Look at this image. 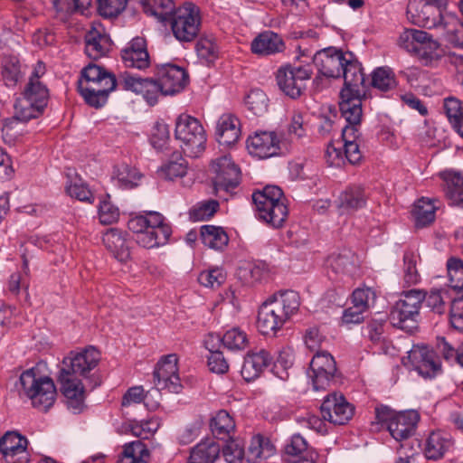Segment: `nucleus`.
I'll list each match as a JSON object with an SVG mask.
<instances>
[{
	"instance_id": "nucleus-1",
	"label": "nucleus",
	"mask_w": 463,
	"mask_h": 463,
	"mask_svg": "<svg viewBox=\"0 0 463 463\" xmlns=\"http://www.w3.org/2000/svg\"><path fill=\"white\" fill-rule=\"evenodd\" d=\"M342 75L345 86L340 92L339 109L345 120L358 122L363 116L362 98L365 95V77L362 64L353 52H347Z\"/></svg>"
},
{
	"instance_id": "nucleus-2",
	"label": "nucleus",
	"mask_w": 463,
	"mask_h": 463,
	"mask_svg": "<svg viewBox=\"0 0 463 463\" xmlns=\"http://www.w3.org/2000/svg\"><path fill=\"white\" fill-rule=\"evenodd\" d=\"M300 298L294 290L275 293L259 308L257 326L262 335L276 333L297 313Z\"/></svg>"
},
{
	"instance_id": "nucleus-3",
	"label": "nucleus",
	"mask_w": 463,
	"mask_h": 463,
	"mask_svg": "<svg viewBox=\"0 0 463 463\" xmlns=\"http://www.w3.org/2000/svg\"><path fill=\"white\" fill-rule=\"evenodd\" d=\"M45 73V64L38 61L33 67L21 97L14 103L17 118L24 120L38 118L46 108L49 100V90L42 80Z\"/></svg>"
},
{
	"instance_id": "nucleus-4",
	"label": "nucleus",
	"mask_w": 463,
	"mask_h": 463,
	"mask_svg": "<svg viewBox=\"0 0 463 463\" xmlns=\"http://www.w3.org/2000/svg\"><path fill=\"white\" fill-rule=\"evenodd\" d=\"M116 86L118 81L113 74L92 63L82 69L78 80V90L85 102L96 109L105 105Z\"/></svg>"
},
{
	"instance_id": "nucleus-5",
	"label": "nucleus",
	"mask_w": 463,
	"mask_h": 463,
	"mask_svg": "<svg viewBox=\"0 0 463 463\" xmlns=\"http://www.w3.org/2000/svg\"><path fill=\"white\" fill-rule=\"evenodd\" d=\"M16 389L20 397L28 398L32 406L41 411H47L56 400V387L52 379L41 375L34 368L21 373Z\"/></svg>"
},
{
	"instance_id": "nucleus-6",
	"label": "nucleus",
	"mask_w": 463,
	"mask_h": 463,
	"mask_svg": "<svg viewBox=\"0 0 463 463\" xmlns=\"http://www.w3.org/2000/svg\"><path fill=\"white\" fill-rule=\"evenodd\" d=\"M255 217L272 228L285 223L288 209L282 190L276 185H267L252 194Z\"/></svg>"
},
{
	"instance_id": "nucleus-7",
	"label": "nucleus",
	"mask_w": 463,
	"mask_h": 463,
	"mask_svg": "<svg viewBox=\"0 0 463 463\" xmlns=\"http://www.w3.org/2000/svg\"><path fill=\"white\" fill-rule=\"evenodd\" d=\"M164 220L159 213L151 212L130 218L128 228L135 233L137 244L152 249L165 244L172 233L171 227Z\"/></svg>"
},
{
	"instance_id": "nucleus-8",
	"label": "nucleus",
	"mask_w": 463,
	"mask_h": 463,
	"mask_svg": "<svg viewBox=\"0 0 463 463\" xmlns=\"http://www.w3.org/2000/svg\"><path fill=\"white\" fill-rule=\"evenodd\" d=\"M175 137L180 141L184 153L190 157L199 156L205 149L206 133L201 122L187 114L175 121Z\"/></svg>"
},
{
	"instance_id": "nucleus-9",
	"label": "nucleus",
	"mask_w": 463,
	"mask_h": 463,
	"mask_svg": "<svg viewBox=\"0 0 463 463\" xmlns=\"http://www.w3.org/2000/svg\"><path fill=\"white\" fill-rule=\"evenodd\" d=\"M424 298L425 293L421 290L411 289L406 292L390 312L392 325L407 332H413L417 328V318Z\"/></svg>"
},
{
	"instance_id": "nucleus-10",
	"label": "nucleus",
	"mask_w": 463,
	"mask_h": 463,
	"mask_svg": "<svg viewBox=\"0 0 463 463\" xmlns=\"http://www.w3.org/2000/svg\"><path fill=\"white\" fill-rule=\"evenodd\" d=\"M213 180L216 196L228 201L241 182V170L230 156H222L212 163Z\"/></svg>"
},
{
	"instance_id": "nucleus-11",
	"label": "nucleus",
	"mask_w": 463,
	"mask_h": 463,
	"mask_svg": "<svg viewBox=\"0 0 463 463\" xmlns=\"http://www.w3.org/2000/svg\"><path fill=\"white\" fill-rule=\"evenodd\" d=\"M168 22L174 36L179 42H192L197 37L200 31L199 9L192 3H185L175 10Z\"/></svg>"
},
{
	"instance_id": "nucleus-12",
	"label": "nucleus",
	"mask_w": 463,
	"mask_h": 463,
	"mask_svg": "<svg viewBox=\"0 0 463 463\" xmlns=\"http://www.w3.org/2000/svg\"><path fill=\"white\" fill-rule=\"evenodd\" d=\"M313 69L311 65H285L281 66L276 73V80L279 90L291 99L299 98L306 89V82L311 78Z\"/></svg>"
},
{
	"instance_id": "nucleus-13",
	"label": "nucleus",
	"mask_w": 463,
	"mask_h": 463,
	"mask_svg": "<svg viewBox=\"0 0 463 463\" xmlns=\"http://www.w3.org/2000/svg\"><path fill=\"white\" fill-rule=\"evenodd\" d=\"M451 14L448 8L426 4L423 0H410L407 5V15L413 24L438 32L443 26L445 16Z\"/></svg>"
},
{
	"instance_id": "nucleus-14",
	"label": "nucleus",
	"mask_w": 463,
	"mask_h": 463,
	"mask_svg": "<svg viewBox=\"0 0 463 463\" xmlns=\"http://www.w3.org/2000/svg\"><path fill=\"white\" fill-rule=\"evenodd\" d=\"M178 358L175 354H170L161 358L154 371V383L157 391L167 390L178 393L182 384L178 373Z\"/></svg>"
},
{
	"instance_id": "nucleus-15",
	"label": "nucleus",
	"mask_w": 463,
	"mask_h": 463,
	"mask_svg": "<svg viewBox=\"0 0 463 463\" xmlns=\"http://www.w3.org/2000/svg\"><path fill=\"white\" fill-rule=\"evenodd\" d=\"M322 418L335 425H344L353 417L354 408L342 394L327 395L320 407Z\"/></svg>"
},
{
	"instance_id": "nucleus-16",
	"label": "nucleus",
	"mask_w": 463,
	"mask_h": 463,
	"mask_svg": "<svg viewBox=\"0 0 463 463\" xmlns=\"http://www.w3.org/2000/svg\"><path fill=\"white\" fill-rule=\"evenodd\" d=\"M310 372L314 390L326 389L336 372L334 357L327 352H317L310 362Z\"/></svg>"
},
{
	"instance_id": "nucleus-17",
	"label": "nucleus",
	"mask_w": 463,
	"mask_h": 463,
	"mask_svg": "<svg viewBox=\"0 0 463 463\" xmlns=\"http://www.w3.org/2000/svg\"><path fill=\"white\" fill-rule=\"evenodd\" d=\"M346 56L347 52L328 47L317 51L313 56V62L320 74L327 78H339L343 72L344 63L348 61Z\"/></svg>"
},
{
	"instance_id": "nucleus-18",
	"label": "nucleus",
	"mask_w": 463,
	"mask_h": 463,
	"mask_svg": "<svg viewBox=\"0 0 463 463\" xmlns=\"http://www.w3.org/2000/svg\"><path fill=\"white\" fill-rule=\"evenodd\" d=\"M118 86L125 90L141 94L149 105H155L159 95H163V86L158 79H142L125 73L118 80Z\"/></svg>"
},
{
	"instance_id": "nucleus-19",
	"label": "nucleus",
	"mask_w": 463,
	"mask_h": 463,
	"mask_svg": "<svg viewBox=\"0 0 463 463\" xmlns=\"http://www.w3.org/2000/svg\"><path fill=\"white\" fill-rule=\"evenodd\" d=\"M99 358V351L92 346L79 353L71 352L63 358L61 370L85 377L98 365Z\"/></svg>"
},
{
	"instance_id": "nucleus-20",
	"label": "nucleus",
	"mask_w": 463,
	"mask_h": 463,
	"mask_svg": "<svg viewBox=\"0 0 463 463\" xmlns=\"http://www.w3.org/2000/svg\"><path fill=\"white\" fill-rule=\"evenodd\" d=\"M28 440L15 431H7L0 439V452L6 463H29Z\"/></svg>"
},
{
	"instance_id": "nucleus-21",
	"label": "nucleus",
	"mask_w": 463,
	"mask_h": 463,
	"mask_svg": "<svg viewBox=\"0 0 463 463\" xmlns=\"http://www.w3.org/2000/svg\"><path fill=\"white\" fill-rule=\"evenodd\" d=\"M408 359L413 369L425 378H432L441 370L439 358L425 345H413L408 352Z\"/></svg>"
},
{
	"instance_id": "nucleus-22",
	"label": "nucleus",
	"mask_w": 463,
	"mask_h": 463,
	"mask_svg": "<svg viewBox=\"0 0 463 463\" xmlns=\"http://www.w3.org/2000/svg\"><path fill=\"white\" fill-rule=\"evenodd\" d=\"M79 375L60 370L58 382L61 383V390L67 399L69 409L73 413L81 411L84 406L85 390Z\"/></svg>"
},
{
	"instance_id": "nucleus-23",
	"label": "nucleus",
	"mask_w": 463,
	"mask_h": 463,
	"mask_svg": "<svg viewBox=\"0 0 463 463\" xmlns=\"http://www.w3.org/2000/svg\"><path fill=\"white\" fill-rule=\"evenodd\" d=\"M247 148L253 156L269 158L280 153L279 139L275 132H256L248 138Z\"/></svg>"
},
{
	"instance_id": "nucleus-24",
	"label": "nucleus",
	"mask_w": 463,
	"mask_h": 463,
	"mask_svg": "<svg viewBox=\"0 0 463 463\" xmlns=\"http://www.w3.org/2000/svg\"><path fill=\"white\" fill-rule=\"evenodd\" d=\"M157 78L163 86V95H174L180 92L188 81L185 70L174 64H163L157 69Z\"/></svg>"
},
{
	"instance_id": "nucleus-25",
	"label": "nucleus",
	"mask_w": 463,
	"mask_h": 463,
	"mask_svg": "<svg viewBox=\"0 0 463 463\" xmlns=\"http://www.w3.org/2000/svg\"><path fill=\"white\" fill-rule=\"evenodd\" d=\"M85 52L92 60L103 57L109 50V38L100 23H91L85 37Z\"/></svg>"
},
{
	"instance_id": "nucleus-26",
	"label": "nucleus",
	"mask_w": 463,
	"mask_h": 463,
	"mask_svg": "<svg viewBox=\"0 0 463 463\" xmlns=\"http://www.w3.org/2000/svg\"><path fill=\"white\" fill-rule=\"evenodd\" d=\"M361 120L362 118H360L356 123L351 120H345L347 124L342 128V138L345 148L344 156L345 161H348L351 165L359 164L363 157L360 150L361 133L359 127Z\"/></svg>"
},
{
	"instance_id": "nucleus-27",
	"label": "nucleus",
	"mask_w": 463,
	"mask_h": 463,
	"mask_svg": "<svg viewBox=\"0 0 463 463\" xmlns=\"http://www.w3.org/2000/svg\"><path fill=\"white\" fill-rule=\"evenodd\" d=\"M442 189L449 204L463 207V173L446 170L439 174Z\"/></svg>"
},
{
	"instance_id": "nucleus-28",
	"label": "nucleus",
	"mask_w": 463,
	"mask_h": 463,
	"mask_svg": "<svg viewBox=\"0 0 463 463\" xmlns=\"http://www.w3.org/2000/svg\"><path fill=\"white\" fill-rule=\"evenodd\" d=\"M121 56L127 67L139 70L147 68L150 61L145 38L135 37L122 51Z\"/></svg>"
},
{
	"instance_id": "nucleus-29",
	"label": "nucleus",
	"mask_w": 463,
	"mask_h": 463,
	"mask_svg": "<svg viewBox=\"0 0 463 463\" xmlns=\"http://www.w3.org/2000/svg\"><path fill=\"white\" fill-rule=\"evenodd\" d=\"M419 418L415 411L399 412L394 421L388 425V431L395 440H405L414 433Z\"/></svg>"
},
{
	"instance_id": "nucleus-30",
	"label": "nucleus",
	"mask_w": 463,
	"mask_h": 463,
	"mask_svg": "<svg viewBox=\"0 0 463 463\" xmlns=\"http://www.w3.org/2000/svg\"><path fill=\"white\" fill-rule=\"evenodd\" d=\"M272 356L265 349L247 354L241 370V376L247 382L255 380L270 364Z\"/></svg>"
},
{
	"instance_id": "nucleus-31",
	"label": "nucleus",
	"mask_w": 463,
	"mask_h": 463,
	"mask_svg": "<svg viewBox=\"0 0 463 463\" xmlns=\"http://www.w3.org/2000/svg\"><path fill=\"white\" fill-rule=\"evenodd\" d=\"M250 49L255 54L268 56L282 52L285 50V43L278 33L265 31L253 39Z\"/></svg>"
},
{
	"instance_id": "nucleus-32",
	"label": "nucleus",
	"mask_w": 463,
	"mask_h": 463,
	"mask_svg": "<svg viewBox=\"0 0 463 463\" xmlns=\"http://www.w3.org/2000/svg\"><path fill=\"white\" fill-rule=\"evenodd\" d=\"M326 266L336 275L354 276L358 269V258L350 250L331 254L326 260Z\"/></svg>"
},
{
	"instance_id": "nucleus-33",
	"label": "nucleus",
	"mask_w": 463,
	"mask_h": 463,
	"mask_svg": "<svg viewBox=\"0 0 463 463\" xmlns=\"http://www.w3.org/2000/svg\"><path fill=\"white\" fill-rule=\"evenodd\" d=\"M217 141L221 145L232 146L241 136L240 120L232 114L222 115L216 125Z\"/></svg>"
},
{
	"instance_id": "nucleus-34",
	"label": "nucleus",
	"mask_w": 463,
	"mask_h": 463,
	"mask_svg": "<svg viewBox=\"0 0 463 463\" xmlns=\"http://www.w3.org/2000/svg\"><path fill=\"white\" fill-rule=\"evenodd\" d=\"M454 441L449 434L434 431L426 439L424 454L428 459L438 460L442 458L446 453L451 450Z\"/></svg>"
},
{
	"instance_id": "nucleus-35",
	"label": "nucleus",
	"mask_w": 463,
	"mask_h": 463,
	"mask_svg": "<svg viewBox=\"0 0 463 463\" xmlns=\"http://www.w3.org/2000/svg\"><path fill=\"white\" fill-rule=\"evenodd\" d=\"M414 55L426 66L433 65L442 57V50L439 43L433 39L432 35L421 30V37Z\"/></svg>"
},
{
	"instance_id": "nucleus-36",
	"label": "nucleus",
	"mask_w": 463,
	"mask_h": 463,
	"mask_svg": "<svg viewBox=\"0 0 463 463\" xmlns=\"http://www.w3.org/2000/svg\"><path fill=\"white\" fill-rule=\"evenodd\" d=\"M221 446L213 439H205L191 449L187 463H214Z\"/></svg>"
},
{
	"instance_id": "nucleus-37",
	"label": "nucleus",
	"mask_w": 463,
	"mask_h": 463,
	"mask_svg": "<svg viewBox=\"0 0 463 463\" xmlns=\"http://www.w3.org/2000/svg\"><path fill=\"white\" fill-rule=\"evenodd\" d=\"M26 67L21 63L16 56H5L1 64V75L5 84L9 87H15L22 81L25 75Z\"/></svg>"
},
{
	"instance_id": "nucleus-38",
	"label": "nucleus",
	"mask_w": 463,
	"mask_h": 463,
	"mask_svg": "<svg viewBox=\"0 0 463 463\" xmlns=\"http://www.w3.org/2000/svg\"><path fill=\"white\" fill-rule=\"evenodd\" d=\"M284 453L288 458V459L293 462L317 456L307 439L300 434H294L290 437L284 447Z\"/></svg>"
},
{
	"instance_id": "nucleus-39",
	"label": "nucleus",
	"mask_w": 463,
	"mask_h": 463,
	"mask_svg": "<svg viewBox=\"0 0 463 463\" xmlns=\"http://www.w3.org/2000/svg\"><path fill=\"white\" fill-rule=\"evenodd\" d=\"M274 452L275 447L269 439L256 435L251 438L244 458L249 463H257L260 459L269 458Z\"/></svg>"
},
{
	"instance_id": "nucleus-40",
	"label": "nucleus",
	"mask_w": 463,
	"mask_h": 463,
	"mask_svg": "<svg viewBox=\"0 0 463 463\" xmlns=\"http://www.w3.org/2000/svg\"><path fill=\"white\" fill-rule=\"evenodd\" d=\"M366 196L360 185H351L343 191L338 199L337 206L343 212L360 209L365 205Z\"/></svg>"
},
{
	"instance_id": "nucleus-41",
	"label": "nucleus",
	"mask_w": 463,
	"mask_h": 463,
	"mask_svg": "<svg viewBox=\"0 0 463 463\" xmlns=\"http://www.w3.org/2000/svg\"><path fill=\"white\" fill-rule=\"evenodd\" d=\"M439 33L453 46L463 48V23L454 13L445 16V22Z\"/></svg>"
},
{
	"instance_id": "nucleus-42",
	"label": "nucleus",
	"mask_w": 463,
	"mask_h": 463,
	"mask_svg": "<svg viewBox=\"0 0 463 463\" xmlns=\"http://www.w3.org/2000/svg\"><path fill=\"white\" fill-rule=\"evenodd\" d=\"M102 241L114 257L120 261H124L129 257L126 240L123 233L118 229L107 231L102 237Z\"/></svg>"
},
{
	"instance_id": "nucleus-43",
	"label": "nucleus",
	"mask_w": 463,
	"mask_h": 463,
	"mask_svg": "<svg viewBox=\"0 0 463 463\" xmlns=\"http://www.w3.org/2000/svg\"><path fill=\"white\" fill-rule=\"evenodd\" d=\"M144 11L159 22H168L177 8L173 0H144Z\"/></svg>"
},
{
	"instance_id": "nucleus-44",
	"label": "nucleus",
	"mask_w": 463,
	"mask_h": 463,
	"mask_svg": "<svg viewBox=\"0 0 463 463\" xmlns=\"http://www.w3.org/2000/svg\"><path fill=\"white\" fill-rule=\"evenodd\" d=\"M142 175L136 167L120 164L114 167L112 179L123 189H131L138 184Z\"/></svg>"
},
{
	"instance_id": "nucleus-45",
	"label": "nucleus",
	"mask_w": 463,
	"mask_h": 463,
	"mask_svg": "<svg viewBox=\"0 0 463 463\" xmlns=\"http://www.w3.org/2000/svg\"><path fill=\"white\" fill-rule=\"evenodd\" d=\"M203 243L213 250H222L227 246L229 238L224 230L213 225H203L201 228Z\"/></svg>"
},
{
	"instance_id": "nucleus-46",
	"label": "nucleus",
	"mask_w": 463,
	"mask_h": 463,
	"mask_svg": "<svg viewBox=\"0 0 463 463\" xmlns=\"http://www.w3.org/2000/svg\"><path fill=\"white\" fill-rule=\"evenodd\" d=\"M211 430L217 439H226L235 430L232 417L224 410L219 411L211 420Z\"/></svg>"
},
{
	"instance_id": "nucleus-47",
	"label": "nucleus",
	"mask_w": 463,
	"mask_h": 463,
	"mask_svg": "<svg viewBox=\"0 0 463 463\" xmlns=\"http://www.w3.org/2000/svg\"><path fill=\"white\" fill-rule=\"evenodd\" d=\"M149 451L140 440L132 441L124 446L118 463H148Z\"/></svg>"
},
{
	"instance_id": "nucleus-48",
	"label": "nucleus",
	"mask_w": 463,
	"mask_h": 463,
	"mask_svg": "<svg viewBox=\"0 0 463 463\" xmlns=\"http://www.w3.org/2000/svg\"><path fill=\"white\" fill-rule=\"evenodd\" d=\"M92 0H52L53 7L61 21L65 22L69 15L81 14L91 5Z\"/></svg>"
},
{
	"instance_id": "nucleus-49",
	"label": "nucleus",
	"mask_w": 463,
	"mask_h": 463,
	"mask_svg": "<svg viewBox=\"0 0 463 463\" xmlns=\"http://www.w3.org/2000/svg\"><path fill=\"white\" fill-rule=\"evenodd\" d=\"M187 172V162L179 154H175L158 170V175L165 179L173 180L183 177Z\"/></svg>"
},
{
	"instance_id": "nucleus-50",
	"label": "nucleus",
	"mask_w": 463,
	"mask_h": 463,
	"mask_svg": "<svg viewBox=\"0 0 463 463\" xmlns=\"http://www.w3.org/2000/svg\"><path fill=\"white\" fill-rule=\"evenodd\" d=\"M371 84L381 91H388L396 87L395 75L389 67H379L372 72Z\"/></svg>"
},
{
	"instance_id": "nucleus-51",
	"label": "nucleus",
	"mask_w": 463,
	"mask_h": 463,
	"mask_svg": "<svg viewBox=\"0 0 463 463\" xmlns=\"http://www.w3.org/2000/svg\"><path fill=\"white\" fill-rule=\"evenodd\" d=\"M420 256L413 250H406L403 255V279L408 286L415 285L420 280L417 269Z\"/></svg>"
},
{
	"instance_id": "nucleus-52",
	"label": "nucleus",
	"mask_w": 463,
	"mask_h": 463,
	"mask_svg": "<svg viewBox=\"0 0 463 463\" xmlns=\"http://www.w3.org/2000/svg\"><path fill=\"white\" fill-rule=\"evenodd\" d=\"M435 209L430 200L425 198L418 200L413 210L416 225L423 227L431 223L435 219Z\"/></svg>"
},
{
	"instance_id": "nucleus-53",
	"label": "nucleus",
	"mask_w": 463,
	"mask_h": 463,
	"mask_svg": "<svg viewBox=\"0 0 463 463\" xmlns=\"http://www.w3.org/2000/svg\"><path fill=\"white\" fill-rule=\"evenodd\" d=\"M247 109L255 116H262L268 110V98L261 90H252L245 98Z\"/></svg>"
},
{
	"instance_id": "nucleus-54",
	"label": "nucleus",
	"mask_w": 463,
	"mask_h": 463,
	"mask_svg": "<svg viewBox=\"0 0 463 463\" xmlns=\"http://www.w3.org/2000/svg\"><path fill=\"white\" fill-rule=\"evenodd\" d=\"M248 336L244 331L238 327L228 330L222 335V345L231 351H241L247 347Z\"/></svg>"
},
{
	"instance_id": "nucleus-55",
	"label": "nucleus",
	"mask_w": 463,
	"mask_h": 463,
	"mask_svg": "<svg viewBox=\"0 0 463 463\" xmlns=\"http://www.w3.org/2000/svg\"><path fill=\"white\" fill-rule=\"evenodd\" d=\"M385 320L384 318H373L364 328V335L375 345H385Z\"/></svg>"
},
{
	"instance_id": "nucleus-56",
	"label": "nucleus",
	"mask_w": 463,
	"mask_h": 463,
	"mask_svg": "<svg viewBox=\"0 0 463 463\" xmlns=\"http://www.w3.org/2000/svg\"><path fill=\"white\" fill-rule=\"evenodd\" d=\"M198 56L208 63L213 62L219 57V46L213 37H201L196 43Z\"/></svg>"
},
{
	"instance_id": "nucleus-57",
	"label": "nucleus",
	"mask_w": 463,
	"mask_h": 463,
	"mask_svg": "<svg viewBox=\"0 0 463 463\" xmlns=\"http://www.w3.org/2000/svg\"><path fill=\"white\" fill-rule=\"evenodd\" d=\"M449 287L455 290L463 289V260L451 257L447 261Z\"/></svg>"
},
{
	"instance_id": "nucleus-58",
	"label": "nucleus",
	"mask_w": 463,
	"mask_h": 463,
	"mask_svg": "<svg viewBox=\"0 0 463 463\" xmlns=\"http://www.w3.org/2000/svg\"><path fill=\"white\" fill-rule=\"evenodd\" d=\"M446 299H449L448 292L443 289H431L424 298L427 307L439 315L446 311Z\"/></svg>"
},
{
	"instance_id": "nucleus-59",
	"label": "nucleus",
	"mask_w": 463,
	"mask_h": 463,
	"mask_svg": "<svg viewBox=\"0 0 463 463\" xmlns=\"http://www.w3.org/2000/svg\"><path fill=\"white\" fill-rule=\"evenodd\" d=\"M226 279V274L222 269L214 268L202 271L198 276V282L206 288H219Z\"/></svg>"
},
{
	"instance_id": "nucleus-60",
	"label": "nucleus",
	"mask_w": 463,
	"mask_h": 463,
	"mask_svg": "<svg viewBox=\"0 0 463 463\" xmlns=\"http://www.w3.org/2000/svg\"><path fill=\"white\" fill-rule=\"evenodd\" d=\"M443 109L452 128L463 118V104L456 98H446L443 101Z\"/></svg>"
},
{
	"instance_id": "nucleus-61",
	"label": "nucleus",
	"mask_w": 463,
	"mask_h": 463,
	"mask_svg": "<svg viewBox=\"0 0 463 463\" xmlns=\"http://www.w3.org/2000/svg\"><path fill=\"white\" fill-rule=\"evenodd\" d=\"M219 209L216 200H207L197 203L190 212L191 218L194 221H203L211 218Z\"/></svg>"
},
{
	"instance_id": "nucleus-62",
	"label": "nucleus",
	"mask_w": 463,
	"mask_h": 463,
	"mask_svg": "<svg viewBox=\"0 0 463 463\" xmlns=\"http://www.w3.org/2000/svg\"><path fill=\"white\" fill-rule=\"evenodd\" d=\"M66 192L71 197L81 202H91L93 198L91 191L80 178L71 180L66 184Z\"/></svg>"
},
{
	"instance_id": "nucleus-63",
	"label": "nucleus",
	"mask_w": 463,
	"mask_h": 463,
	"mask_svg": "<svg viewBox=\"0 0 463 463\" xmlns=\"http://www.w3.org/2000/svg\"><path fill=\"white\" fill-rule=\"evenodd\" d=\"M244 455L243 444L237 439L228 441L222 449V456L227 463H241Z\"/></svg>"
},
{
	"instance_id": "nucleus-64",
	"label": "nucleus",
	"mask_w": 463,
	"mask_h": 463,
	"mask_svg": "<svg viewBox=\"0 0 463 463\" xmlns=\"http://www.w3.org/2000/svg\"><path fill=\"white\" fill-rule=\"evenodd\" d=\"M421 30L405 29L398 38V45L406 52L414 55L419 41H420Z\"/></svg>"
}]
</instances>
